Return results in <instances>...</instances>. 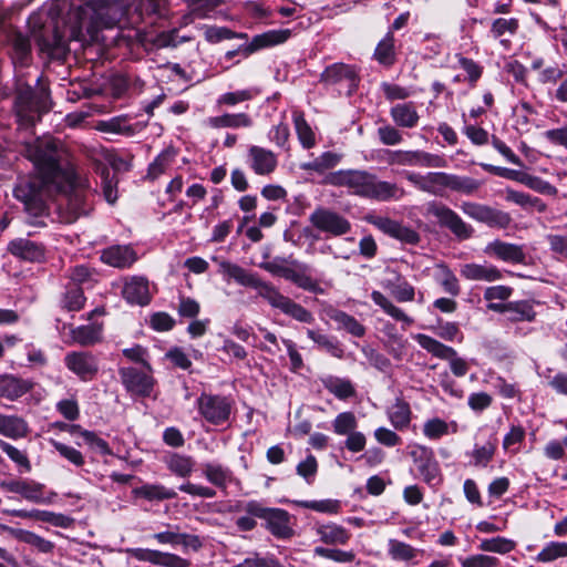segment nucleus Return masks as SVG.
Masks as SVG:
<instances>
[{
	"mask_svg": "<svg viewBox=\"0 0 567 567\" xmlns=\"http://www.w3.org/2000/svg\"><path fill=\"white\" fill-rule=\"evenodd\" d=\"M373 59L385 68L392 66L396 61V49H395V40L394 35L391 31H388L386 34L379 41L377 44Z\"/></svg>",
	"mask_w": 567,
	"mask_h": 567,
	"instance_id": "c9c22d12",
	"label": "nucleus"
},
{
	"mask_svg": "<svg viewBox=\"0 0 567 567\" xmlns=\"http://www.w3.org/2000/svg\"><path fill=\"white\" fill-rule=\"evenodd\" d=\"M27 157L34 164L37 174L18 181L13 195L23 203L33 216L45 212L47 199L54 193L66 196L71 217L69 223L89 212L85 182L81 179L70 162L63 144L52 136L37 138L25 146Z\"/></svg>",
	"mask_w": 567,
	"mask_h": 567,
	"instance_id": "f257e3e1",
	"label": "nucleus"
},
{
	"mask_svg": "<svg viewBox=\"0 0 567 567\" xmlns=\"http://www.w3.org/2000/svg\"><path fill=\"white\" fill-rule=\"evenodd\" d=\"M202 471L207 482L221 491H226L227 486L235 481L233 471L220 463H204Z\"/></svg>",
	"mask_w": 567,
	"mask_h": 567,
	"instance_id": "c85d7f7f",
	"label": "nucleus"
},
{
	"mask_svg": "<svg viewBox=\"0 0 567 567\" xmlns=\"http://www.w3.org/2000/svg\"><path fill=\"white\" fill-rule=\"evenodd\" d=\"M234 402L230 398L203 392L196 400L199 415L212 425H223L230 419Z\"/></svg>",
	"mask_w": 567,
	"mask_h": 567,
	"instance_id": "423d86ee",
	"label": "nucleus"
},
{
	"mask_svg": "<svg viewBox=\"0 0 567 567\" xmlns=\"http://www.w3.org/2000/svg\"><path fill=\"white\" fill-rule=\"evenodd\" d=\"M315 532L327 545H346L351 538V533L347 528L334 523L317 524Z\"/></svg>",
	"mask_w": 567,
	"mask_h": 567,
	"instance_id": "2f4dec72",
	"label": "nucleus"
},
{
	"mask_svg": "<svg viewBox=\"0 0 567 567\" xmlns=\"http://www.w3.org/2000/svg\"><path fill=\"white\" fill-rule=\"evenodd\" d=\"M516 547V542L503 536L492 538H484L478 544V549L485 553H495L506 555L513 551Z\"/></svg>",
	"mask_w": 567,
	"mask_h": 567,
	"instance_id": "603ef678",
	"label": "nucleus"
},
{
	"mask_svg": "<svg viewBox=\"0 0 567 567\" xmlns=\"http://www.w3.org/2000/svg\"><path fill=\"white\" fill-rule=\"evenodd\" d=\"M507 308V319L512 322H530L535 319L534 306L528 300L509 301Z\"/></svg>",
	"mask_w": 567,
	"mask_h": 567,
	"instance_id": "09e8293b",
	"label": "nucleus"
},
{
	"mask_svg": "<svg viewBox=\"0 0 567 567\" xmlns=\"http://www.w3.org/2000/svg\"><path fill=\"white\" fill-rule=\"evenodd\" d=\"M146 368L148 371H142L132 367L118 370L122 383L128 392L143 398L151 395L155 380L151 374V367L146 364Z\"/></svg>",
	"mask_w": 567,
	"mask_h": 567,
	"instance_id": "2eb2a0df",
	"label": "nucleus"
},
{
	"mask_svg": "<svg viewBox=\"0 0 567 567\" xmlns=\"http://www.w3.org/2000/svg\"><path fill=\"white\" fill-rule=\"evenodd\" d=\"M0 532L8 533L17 540L25 543L43 554L52 553L54 549V544L51 540H48L30 530L13 528L8 525L0 524Z\"/></svg>",
	"mask_w": 567,
	"mask_h": 567,
	"instance_id": "a878e982",
	"label": "nucleus"
},
{
	"mask_svg": "<svg viewBox=\"0 0 567 567\" xmlns=\"http://www.w3.org/2000/svg\"><path fill=\"white\" fill-rule=\"evenodd\" d=\"M381 285L399 302H409L414 300V287L396 272H393L392 277L383 279Z\"/></svg>",
	"mask_w": 567,
	"mask_h": 567,
	"instance_id": "7c9ffc66",
	"label": "nucleus"
},
{
	"mask_svg": "<svg viewBox=\"0 0 567 567\" xmlns=\"http://www.w3.org/2000/svg\"><path fill=\"white\" fill-rule=\"evenodd\" d=\"M358 427V419L353 412L339 413L332 421V429L337 435L346 436Z\"/></svg>",
	"mask_w": 567,
	"mask_h": 567,
	"instance_id": "052dcab7",
	"label": "nucleus"
},
{
	"mask_svg": "<svg viewBox=\"0 0 567 567\" xmlns=\"http://www.w3.org/2000/svg\"><path fill=\"white\" fill-rule=\"evenodd\" d=\"M450 174L444 172H431L425 175L423 192L434 196H442L444 189L449 188Z\"/></svg>",
	"mask_w": 567,
	"mask_h": 567,
	"instance_id": "6e6d98bb",
	"label": "nucleus"
},
{
	"mask_svg": "<svg viewBox=\"0 0 567 567\" xmlns=\"http://www.w3.org/2000/svg\"><path fill=\"white\" fill-rule=\"evenodd\" d=\"M389 420L394 429L404 430L411 422V409L408 402L396 399L395 403L388 411Z\"/></svg>",
	"mask_w": 567,
	"mask_h": 567,
	"instance_id": "a18cd8bd",
	"label": "nucleus"
},
{
	"mask_svg": "<svg viewBox=\"0 0 567 567\" xmlns=\"http://www.w3.org/2000/svg\"><path fill=\"white\" fill-rule=\"evenodd\" d=\"M100 259L107 266L125 269L137 261V254L131 245H113L101 251Z\"/></svg>",
	"mask_w": 567,
	"mask_h": 567,
	"instance_id": "4be33fe9",
	"label": "nucleus"
},
{
	"mask_svg": "<svg viewBox=\"0 0 567 567\" xmlns=\"http://www.w3.org/2000/svg\"><path fill=\"white\" fill-rule=\"evenodd\" d=\"M392 121L404 128H413L417 125L420 115L413 102L399 103L391 107Z\"/></svg>",
	"mask_w": 567,
	"mask_h": 567,
	"instance_id": "473e14b6",
	"label": "nucleus"
},
{
	"mask_svg": "<svg viewBox=\"0 0 567 567\" xmlns=\"http://www.w3.org/2000/svg\"><path fill=\"white\" fill-rule=\"evenodd\" d=\"M461 209L468 217L492 228L505 229L513 220L507 212L477 203L464 202L461 205Z\"/></svg>",
	"mask_w": 567,
	"mask_h": 567,
	"instance_id": "f8f14e48",
	"label": "nucleus"
},
{
	"mask_svg": "<svg viewBox=\"0 0 567 567\" xmlns=\"http://www.w3.org/2000/svg\"><path fill=\"white\" fill-rule=\"evenodd\" d=\"M194 19H205L225 0H184Z\"/></svg>",
	"mask_w": 567,
	"mask_h": 567,
	"instance_id": "bf43d9fd",
	"label": "nucleus"
},
{
	"mask_svg": "<svg viewBox=\"0 0 567 567\" xmlns=\"http://www.w3.org/2000/svg\"><path fill=\"white\" fill-rule=\"evenodd\" d=\"M247 163L251 171L259 176L272 174L277 166V155L265 147L252 145L248 148Z\"/></svg>",
	"mask_w": 567,
	"mask_h": 567,
	"instance_id": "412c9836",
	"label": "nucleus"
},
{
	"mask_svg": "<svg viewBox=\"0 0 567 567\" xmlns=\"http://www.w3.org/2000/svg\"><path fill=\"white\" fill-rule=\"evenodd\" d=\"M12 43V61L20 65H25L30 55V42L28 38L21 33H16L11 40Z\"/></svg>",
	"mask_w": 567,
	"mask_h": 567,
	"instance_id": "69168bd1",
	"label": "nucleus"
},
{
	"mask_svg": "<svg viewBox=\"0 0 567 567\" xmlns=\"http://www.w3.org/2000/svg\"><path fill=\"white\" fill-rule=\"evenodd\" d=\"M126 553L138 561L161 567H189L190 561L172 553L148 548H127Z\"/></svg>",
	"mask_w": 567,
	"mask_h": 567,
	"instance_id": "a211bd4d",
	"label": "nucleus"
},
{
	"mask_svg": "<svg viewBox=\"0 0 567 567\" xmlns=\"http://www.w3.org/2000/svg\"><path fill=\"white\" fill-rule=\"evenodd\" d=\"M497 449V440L491 439L483 445L475 444L473 451L470 453L475 467H486L493 460Z\"/></svg>",
	"mask_w": 567,
	"mask_h": 567,
	"instance_id": "3c124183",
	"label": "nucleus"
},
{
	"mask_svg": "<svg viewBox=\"0 0 567 567\" xmlns=\"http://www.w3.org/2000/svg\"><path fill=\"white\" fill-rule=\"evenodd\" d=\"M208 125L213 128H240V127H250L252 125V120L246 113H236L230 114L226 113L219 116H213L207 120Z\"/></svg>",
	"mask_w": 567,
	"mask_h": 567,
	"instance_id": "58836bf2",
	"label": "nucleus"
},
{
	"mask_svg": "<svg viewBox=\"0 0 567 567\" xmlns=\"http://www.w3.org/2000/svg\"><path fill=\"white\" fill-rule=\"evenodd\" d=\"M450 427L452 433L457 432L456 422L449 424L440 417H433L424 423L423 434L430 440H439L450 433Z\"/></svg>",
	"mask_w": 567,
	"mask_h": 567,
	"instance_id": "5fc2aeb1",
	"label": "nucleus"
},
{
	"mask_svg": "<svg viewBox=\"0 0 567 567\" xmlns=\"http://www.w3.org/2000/svg\"><path fill=\"white\" fill-rule=\"evenodd\" d=\"M413 338L422 349L431 353L433 357L449 361L451 371L455 377L461 378L467 373V362L463 358L458 357L456 350L452 347L445 346L439 340L424 333H417Z\"/></svg>",
	"mask_w": 567,
	"mask_h": 567,
	"instance_id": "0eeeda50",
	"label": "nucleus"
},
{
	"mask_svg": "<svg viewBox=\"0 0 567 567\" xmlns=\"http://www.w3.org/2000/svg\"><path fill=\"white\" fill-rule=\"evenodd\" d=\"M361 352L373 368L381 372H388L392 364L388 357H385L383 353L379 352L378 350L373 349L370 346H364L361 349Z\"/></svg>",
	"mask_w": 567,
	"mask_h": 567,
	"instance_id": "774afa93",
	"label": "nucleus"
},
{
	"mask_svg": "<svg viewBox=\"0 0 567 567\" xmlns=\"http://www.w3.org/2000/svg\"><path fill=\"white\" fill-rule=\"evenodd\" d=\"M323 184L334 187H346L353 195L378 200H399L404 196L403 188L394 183L380 181L363 169H339L326 175Z\"/></svg>",
	"mask_w": 567,
	"mask_h": 567,
	"instance_id": "20e7f679",
	"label": "nucleus"
},
{
	"mask_svg": "<svg viewBox=\"0 0 567 567\" xmlns=\"http://www.w3.org/2000/svg\"><path fill=\"white\" fill-rule=\"evenodd\" d=\"M278 275L284 277L285 279L293 282L299 288H302L308 291H316L317 284L305 272L298 271L290 267H281L278 269Z\"/></svg>",
	"mask_w": 567,
	"mask_h": 567,
	"instance_id": "13d9d810",
	"label": "nucleus"
},
{
	"mask_svg": "<svg viewBox=\"0 0 567 567\" xmlns=\"http://www.w3.org/2000/svg\"><path fill=\"white\" fill-rule=\"evenodd\" d=\"M367 221L382 233L410 245H415L420 241V235L412 228L406 227L389 217L370 215L367 218Z\"/></svg>",
	"mask_w": 567,
	"mask_h": 567,
	"instance_id": "f3484780",
	"label": "nucleus"
},
{
	"mask_svg": "<svg viewBox=\"0 0 567 567\" xmlns=\"http://www.w3.org/2000/svg\"><path fill=\"white\" fill-rule=\"evenodd\" d=\"M48 89L34 91L30 85H20L16 97V105L20 113L48 111Z\"/></svg>",
	"mask_w": 567,
	"mask_h": 567,
	"instance_id": "6ab92c4d",
	"label": "nucleus"
},
{
	"mask_svg": "<svg viewBox=\"0 0 567 567\" xmlns=\"http://www.w3.org/2000/svg\"><path fill=\"white\" fill-rule=\"evenodd\" d=\"M485 255L509 264H526L524 246L495 239L484 248Z\"/></svg>",
	"mask_w": 567,
	"mask_h": 567,
	"instance_id": "aec40b11",
	"label": "nucleus"
},
{
	"mask_svg": "<svg viewBox=\"0 0 567 567\" xmlns=\"http://www.w3.org/2000/svg\"><path fill=\"white\" fill-rule=\"evenodd\" d=\"M319 81L326 86L343 85L351 95L359 86L360 76L353 65L333 63L323 70Z\"/></svg>",
	"mask_w": 567,
	"mask_h": 567,
	"instance_id": "ddd939ff",
	"label": "nucleus"
},
{
	"mask_svg": "<svg viewBox=\"0 0 567 567\" xmlns=\"http://www.w3.org/2000/svg\"><path fill=\"white\" fill-rule=\"evenodd\" d=\"M371 299L375 305H378L386 315H389L393 319L402 321L406 326H411L413 323V319L405 315V312L401 308L396 307L382 292L373 290L371 292Z\"/></svg>",
	"mask_w": 567,
	"mask_h": 567,
	"instance_id": "37998d69",
	"label": "nucleus"
},
{
	"mask_svg": "<svg viewBox=\"0 0 567 567\" xmlns=\"http://www.w3.org/2000/svg\"><path fill=\"white\" fill-rule=\"evenodd\" d=\"M204 35H205L206 41H208L210 43H218L220 41L235 39V38H239V39L248 38L246 33H237V32L230 30L229 28L216 27V25L207 27L205 29Z\"/></svg>",
	"mask_w": 567,
	"mask_h": 567,
	"instance_id": "338daca9",
	"label": "nucleus"
},
{
	"mask_svg": "<svg viewBox=\"0 0 567 567\" xmlns=\"http://www.w3.org/2000/svg\"><path fill=\"white\" fill-rule=\"evenodd\" d=\"M291 32L289 30H270L255 35L249 43L239 45L236 50L226 52L225 60L229 61L237 54H243L245 58H248L258 50L286 42Z\"/></svg>",
	"mask_w": 567,
	"mask_h": 567,
	"instance_id": "4468645a",
	"label": "nucleus"
},
{
	"mask_svg": "<svg viewBox=\"0 0 567 567\" xmlns=\"http://www.w3.org/2000/svg\"><path fill=\"white\" fill-rule=\"evenodd\" d=\"M567 557V543L565 542H549L537 554L535 560L538 563H551L559 558Z\"/></svg>",
	"mask_w": 567,
	"mask_h": 567,
	"instance_id": "4d7b16f0",
	"label": "nucleus"
},
{
	"mask_svg": "<svg viewBox=\"0 0 567 567\" xmlns=\"http://www.w3.org/2000/svg\"><path fill=\"white\" fill-rule=\"evenodd\" d=\"M176 152L173 148H166L159 153L156 158L150 164L147 175L155 179L163 174L174 162Z\"/></svg>",
	"mask_w": 567,
	"mask_h": 567,
	"instance_id": "680f3d73",
	"label": "nucleus"
},
{
	"mask_svg": "<svg viewBox=\"0 0 567 567\" xmlns=\"http://www.w3.org/2000/svg\"><path fill=\"white\" fill-rule=\"evenodd\" d=\"M341 161V156L333 152H324L320 156L313 158L310 162L302 163L300 168L306 172H317L319 174L324 173L328 169L337 166Z\"/></svg>",
	"mask_w": 567,
	"mask_h": 567,
	"instance_id": "de8ad7c7",
	"label": "nucleus"
},
{
	"mask_svg": "<svg viewBox=\"0 0 567 567\" xmlns=\"http://www.w3.org/2000/svg\"><path fill=\"white\" fill-rule=\"evenodd\" d=\"M329 318L337 323L339 330H344L357 338H362L365 334V328L353 316L348 315L341 310H330Z\"/></svg>",
	"mask_w": 567,
	"mask_h": 567,
	"instance_id": "4c0bfd02",
	"label": "nucleus"
},
{
	"mask_svg": "<svg viewBox=\"0 0 567 567\" xmlns=\"http://www.w3.org/2000/svg\"><path fill=\"white\" fill-rule=\"evenodd\" d=\"M505 199L514 203L524 209H536L539 213L546 210V204L538 197L530 196L527 193L518 192L513 188H506Z\"/></svg>",
	"mask_w": 567,
	"mask_h": 567,
	"instance_id": "c03bdc74",
	"label": "nucleus"
},
{
	"mask_svg": "<svg viewBox=\"0 0 567 567\" xmlns=\"http://www.w3.org/2000/svg\"><path fill=\"white\" fill-rule=\"evenodd\" d=\"M292 120L295 124V128L298 135V140L305 148H312L316 145V136L307 123L303 113L299 111H293Z\"/></svg>",
	"mask_w": 567,
	"mask_h": 567,
	"instance_id": "864d4df0",
	"label": "nucleus"
},
{
	"mask_svg": "<svg viewBox=\"0 0 567 567\" xmlns=\"http://www.w3.org/2000/svg\"><path fill=\"white\" fill-rule=\"evenodd\" d=\"M32 382L13 374H0V396L16 401L32 389Z\"/></svg>",
	"mask_w": 567,
	"mask_h": 567,
	"instance_id": "cd10ccee",
	"label": "nucleus"
},
{
	"mask_svg": "<svg viewBox=\"0 0 567 567\" xmlns=\"http://www.w3.org/2000/svg\"><path fill=\"white\" fill-rule=\"evenodd\" d=\"M460 274L466 280L493 282L503 279V272L491 264H464L460 268Z\"/></svg>",
	"mask_w": 567,
	"mask_h": 567,
	"instance_id": "393cba45",
	"label": "nucleus"
},
{
	"mask_svg": "<svg viewBox=\"0 0 567 567\" xmlns=\"http://www.w3.org/2000/svg\"><path fill=\"white\" fill-rule=\"evenodd\" d=\"M2 513L9 516L19 517V518H32L40 522L49 523L55 527L69 528L73 524V518L50 511H41V509H2Z\"/></svg>",
	"mask_w": 567,
	"mask_h": 567,
	"instance_id": "5701e85b",
	"label": "nucleus"
},
{
	"mask_svg": "<svg viewBox=\"0 0 567 567\" xmlns=\"http://www.w3.org/2000/svg\"><path fill=\"white\" fill-rule=\"evenodd\" d=\"M0 486L2 489L19 494L28 502L35 504H51L54 497H56L55 492H49L48 495H44L45 486L33 480L17 478L3 481Z\"/></svg>",
	"mask_w": 567,
	"mask_h": 567,
	"instance_id": "9b49d317",
	"label": "nucleus"
},
{
	"mask_svg": "<svg viewBox=\"0 0 567 567\" xmlns=\"http://www.w3.org/2000/svg\"><path fill=\"white\" fill-rule=\"evenodd\" d=\"M389 153L391 155L390 164L435 168L445 167L446 165V161L442 156L424 151H394Z\"/></svg>",
	"mask_w": 567,
	"mask_h": 567,
	"instance_id": "dca6fc26",
	"label": "nucleus"
},
{
	"mask_svg": "<svg viewBox=\"0 0 567 567\" xmlns=\"http://www.w3.org/2000/svg\"><path fill=\"white\" fill-rule=\"evenodd\" d=\"M163 462L172 474L183 478L189 477L196 465L193 456L177 452L166 453Z\"/></svg>",
	"mask_w": 567,
	"mask_h": 567,
	"instance_id": "c756f323",
	"label": "nucleus"
},
{
	"mask_svg": "<svg viewBox=\"0 0 567 567\" xmlns=\"http://www.w3.org/2000/svg\"><path fill=\"white\" fill-rule=\"evenodd\" d=\"M309 221L316 229L332 237L343 236L351 230V223L344 216L327 207H317L309 215Z\"/></svg>",
	"mask_w": 567,
	"mask_h": 567,
	"instance_id": "1a4fd4ad",
	"label": "nucleus"
},
{
	"mask_svg": "<svg viewBox=\"0 0 567 567\" xmlns=\"http://www.w3.org/2000/svg\"><path fill=\"white\" fill-rule=\"evenodd\" d=\"M437 269L440 270L437 282L442 286L443 290L453 297L458 296L461 287L454 272L444 264L439 265Z\"/></svg>",
	"mask_w": 567,
	"mask_h": 567,
	"instance_id": "e2e57ef3",
	"label": "nucleus"
},
{
	"mask_svg": "<svg viewBox=\"0 0 567 567\" xmlns=\"http://www.w3.org/2000/svg\"><path fill=\"white\" fill-rule=\"evenodd\" d=\"M322 385L337 399L346 401L355 396L357 390L351 380L336 375H326L321 379Z\"/></svg>",
	"mask_w": 567,
	"mask_h": 567,
	"instance_id": "72a5a7b5",
	"label": "nucleus"
},
{
	"mask_svg": "<svg viewBox=\"0 0 567 567\" xmlns=\"http://www.w3.org/2000/svg\"><path fill=\"white\" fill-rule=\"evenodd\" d=\"M133 494L150 502L173 499L177 496L173 488H167L162 484H144L134 488Z\"/></svg>",
	"mask_w": 567,
	"mask_h": 567,
	"instance_id": "a19ab883",
	"label": "nucleus"
},
{
	"mask_svg": "<svg viewBox=\"0 0 567 567\" xmlns=\"http://www.w3.org/2000/svg\"><path fill=\"white\" fill-rule=\"evenodd\" d=\"M29 433V426L24 419L18 415L0 414V434L12 439H23Z\"/></svg>",
	"mask_w": 567,
	"mask_h": 567,
	"instance_id": "f704fd0d",
	"label": "nucleus"
},
{
	"mask_svg": "<svg viewBox=\"0 0 567 567\" xmlns=\"http://www.w3.org/2000/svg\"><path fill=\"white\" fill-rule=\"evenodd\" d=\"M122 296L131 305H148L152 299L148 280L143 276L128 277L125 280Z\"/></svg>",
	"mask_w": 567,
	"mask_h": 567,
	"instance_id": "b1692460",
	"label": "nucleus"
},
{
	"mask_svg": "<svg viewBox=\"0 0 567 567\" xmlns=\"http://www.w3.org/2000/svg\"><path fill=\"white\" fill-rule=\"evenodd\" d=\"M66 277L76 286L93 287L99 280V272L87 265H76L66 270Z\"/></svg>",
	"mask_w": 567,
	"mask_h": 567,
	"instance_id": "ea45409f",
	"label": "nucleus"
},
{
	"mask_svg": "<svg viewBox=\"0 0 567 567\" xmlns=\"http://www.w3.org/2000/svg\"><path fill=\"white\" fill-rule=\"evenodd\" d=\"M307 336L311 339L321 350H324L330 355L342 359L344 357V350L342 344L334 338L328 334L321 333L318 330L308 329Z\"/></svg>",
	"mask_w": 567,
	"mask_h": 567,
	"instance_id": "79ce46f5",
	"label": "nucleus"
},
{
	"mask_svg": "<svg viewBox=\"0 0 567 567\" xmlns=\"http://www.w3.org/2000/svg\"><path fill=\"white\" fill-rule=\"evenodd\" d=\"M66 369L82 382L93 381L100 371L97 357L91 351H70L63 359Z\"/></svg>",
	"mask_w": 567,
	"mask_h": 567,
	"instance_id": "9d476101",
	"label": "nucleus"
},
{
	"mask_svg": "<svg viewBox=\"0 0 567 567\" xmlns=\"http://www.w3.org/2000/svg\"><path fill=\"white\" fill-rule=\"evenodd\" d=\"M426 213L435 217L440 226L447 228L458 240L470 239L474 234V228L470 224L465 223L453 209L441 203H429Z\"/></svg>",
	"mask_w": 567,
	"mask_h": 567,
	"instance_id": "6e6552de",
	"label": "nucleus"
},
{
	"mask_svg": "<svg viewBox=\"0 0 567 567\" xmlns=\"http://www.w3.org/2000/svg\"><path fill=\"white\" fill-rule=\"evenodd\" d=\"M241 509L264 519L265 527L277 538L286 539L293 535L290 514L285 509L265 507L257 501L247 502Z\"/></svg>",
	"mask_w": 567,
	"mask_h": 567,
	"instance_id": "39448f33",
	"label": "nucleus"
},
{
	"mask_svg": "<svg viewBox=\"0 0 567 567\" xmlns=\"http://www.w3.org/2000/svg\"><path fill=\"white\" fill-rule=\"evenodd\" d=\"M96 130L103 133L120 134L124 136H133L136 130L133 125L128 124L127 118L124 116H115L106 121L96 123Z\"/></svg>",
	"mask_w": 567,
	"mask_h": 567,
	"instance_id": "49530a36",
	"label": "nucleus"
},
{
	"mask_svg": "<svg viewBox=\"0 0 567 567\" xmlns=\"http://www.w3.org/2000/svg\"><path fill=\"white\" fill-rule=\"evenodd\" d=\"M53 11L52 8L50 21L37 35V43L48 56L62 60L69 52L70 41H100V30L120 24L128 9L123 0H89L84 6L71 9L66 20H55Z\"/></svg>",
	"mask_w": 567,
	"mask_h": 567,
	"instance_id": "f03ea898",
	"label": "nucleus"
},
{
	"mask_svg": "<svg viewBox=\"0 0 567 567\" xmlns=\"http://www.w3.org/2000/svg\"><path fill=\"white\" fill-rule=\"evenodd\" d=\"M416 466L423 481L429 486L436 487L442 483L443 476L434 454L427 457L426 461L419 463Z\"/></svg>",
	"mask_w": 567,
	"mask_h": 567,
	"instance_id": "8fccbe9b",
	"label": "nucleus"
},
{
	"mask_svg": "<svg viewBox=\"0 0 567 567\" xmlns=\"http://www.w3.org/2000/svg\"><path fill=\"white\" fill-rule=\"evenodd\" d=\"M103 324L99 322H93L89 324H83L71 330V337L73 342L87 347L95 344L101 340L102 337Z\"/></svg>",
	"mask_w": 567,
	"mask_h": 567,
	"instance_id": "e433bc0d",
	"label": "nucleus"
},
{
	"mask_svg": "<svg viewBox=\"0 0 567 567\" xmlns=\"http://www.w3.org/2000/svg\"><path fill=\"white\" fill-rule=\"evenodd\" d=\"M388 545V553L390 557L394 560L410 561L414 559L417 555V549H415L414 547L404 542L390 539Z\"/></svg>",
	"mask_w": 567,
	"mask_h": 567,
	"instance_id": "0e129e2a",
	"label": "nucleus"
},
{
	"mask_svg": "<svg viewBox=\"0 0 567 567\" xmlns=\"http://www.w3.org/2000/svg\"><path fill=\"white\" fill-rule=\"evenodd\" d=\"M8 250L16 257L27 261H41L44 258V247L28 238H18L9 243Z\"/></svg>",
	"mask_w": 567,
	"mask_h": 567,
	"instance_id": "bb28decb",
	"label": "nucleus"
},
{
	"mask_svg": "<svg viewBox=\"0 0 567 567\" xmlns=\"http://www.w3.org/2000/svg\"><path fill=\"white\" fill-rule=\"evenodd\" d=\"M219 271L241 286L257 290L258 296L276 309L301 323H313L315 316L301 305L284 296L274 285L262 281L257 275L248 272L243 267L226 260L218 262Z\"/></svg>",
	"mask_w": 567,
	"mask_h": 567,
	"instance_id": "7ed1b4c3",
	"label": "nucleus"
}]
</instances>
